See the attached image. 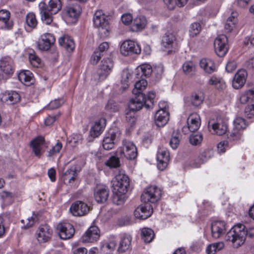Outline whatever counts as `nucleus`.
<instances>
[{"mask_svg": "<svg viewBox=\"0 0 254 254\" xmlns=\"http://www.w3.org/2000/svg\"><path fill=\"white\" fill-rule=\"evenodd\" d=\"M147 86V81L142 78L136 81L134 88L132 90V93L134 95V97L130 100L128 105L130 112L139 111L143 106L148 110L153 108L155 93L153 91L148 92L147 98H146L142 92L146 89Z\"/></svg>", "mask_w": 254, "mask_h": 254, "instance_id": "1", "label": "nucleus"}, {"mask_svg": "<svg viewBox=\"0 0 254 254\" xmlns=\"http://www.w3.org/2000/svg\"><path fill=\"white\" fill-rule=\"evenodd\" d=\"M62 6L61 0H50L48 5L44 2H40L39 7L42 21L47 25L50 24L53 20L52 15L61 10Z\"/></svg>", "mask_w": 254, "mask_h": 254, "instance_id": "2", "label": "nucleus"}, {"mask_svg": "<svg viewBox=\"0 0 254 254\" xmlns=\"http://www.w3.org/2000/svg\"><path fill=\"white\" fill-rule=\"evenodd\" d=\"M246 238L245 226L242 224L234 226L229 231L226 236L227 241L231 242L233 247L237 248L245 243Z\"/></svg>", "mask_w": 254, "mask_h": 254, "instance_id": "3", "label": "nucleus"}, {"mask_svg": "<svg viewBox=\"0 0 254 254\" xmlns=\"http://www.w3.org/2000/svg\"><path fill=\"white\" fill-rule=\"evenodd\" d=\"M129 186V179L124 172L120 171L113 181V190L122 193H126Z\"/></svg>", "mask_w": 254, "mask_h": 254, "instance_id": "4", "label": "nucleus"}, {"mask_svg": "<svg viewBox=\"0 0 254 254\" xmlns=\"http://www.w3.org/2000/svg\"><path fill=\"white\" fill-rule=\"evenodd\" d=\"M161 194V190L160 188L156 186H150L142 194L141 200L145 203H154L160 199Z\"/></svg>", "mask_w": 254, "mask_h": 254, "instance_id": "5", "label": "nucleus"}, {"mask_svg": "<svg viewBox=\"0 0 254 254\" xmlns=\"http://www.w3.org/2000/svg\"><path fill=\"white\" fill-rule=\"evenodd\" d=\"M113 67V62L110 59H104L97 70L98 80L103 81L106 79L112 72Z\"/></svg>", "mask_w": 254, "mask_h": 254, "instance_id": "6", "label": "nucleus"}, {"mask_svg": "<svg viewBox=\"0 0 254 254\" xmlns=\"http://www.w3.org/2000/svg\"><path fill=\"white\" fill-rule=\"evenodd\" d=\"M215 51L219 57H224L228 51V38L225 35H219L214 42Z\"/></svg>", "mask_w": 254, "mask_h": 254, "instance_id": "7", "label": "nucleus"}, {"mask_svg": "<svg viewBox=\"0 0 254 254\" xmlns=\"http://www.w3.org/2000/svg\"><path fill=\"white\" fill-rule=\"evenodd\" d=\"M121 53L124 56H128L133 54H139L141 52L139 45L132 40L124 41L120 47Z\"/></svg>", "mask_w": 254, "mask_h": 254, "instance_id": "8", "label": "nucleus"}, {"mask_svg": "<svg viewBox=\"0 0 254 254\" xmlns=\"http://www.w3.org/2000/svg\"><path fill=\"white\" fill-rule=\"evenodd\" d=\"M208 127L211 128L212 133L218 135L225 134L227 130V125L222 119L217 118L216 121L210 120L208 122Z\"/></svg>", "mask_w": 254, "mask_h": 254, "instance_id": "9", "label": "nucleus"}, {"mask_svg": "<svg viewBox=\"0 0 254 254\" xmlns=\"http://www.w3.org/2000/svg\"><path fill=\"white\" fill-rule=\"evenodd\" d=\"M0 70L2 73V75L0 74V81L4 78V75L10 76L13 74L14 69L11 58L5 57L0 60Z\"/></svg>", "mask_w": 254, "mask_h": 254, "instance_id": "10", "label": "nucleus"}, {"mask_svg": "<svg viewBox=\"0 0 254 254\" xmlns=\"http://www.w3.org/2000/svg\"><path fill=\"white\" fill-rule=\"evenodd\" d=\"M233 125V130L230 133L228 138L232 140H238L241 136L240 131L246 128L247 124L244 119L238 117L234 120Z\"/></svg>", "mask_w": 254, "mask_h": 254, "instance_id": "11", "label": "nucleus"}, {"mask_svg": "<svg viewBox=\"0 0 254 254\" xmlns=\"http://www.w3.org/2000/svg\"><path fill=\"white\" fill-rule=\"evenodd\" d=\"M157 167L161 171L164 170L170 160V153L167 148L160 147L157 154Z\"/></svg>", "mask_w": 254, "mask_h": 254, "instance_id": "12", "label": "nucleus"}, {"mask_svg": "<svg viewBox=\"0 0 254 254\" xmlns=\"http://www.w3.org/2000/svg\"><path fill=\"white\" fill-rule=\"evenodd\" d=\"M55 42L54 35L50 33H45L42 35L37 43L38 49L41 51H48Z\"/></svg>", "mask_w": 254, "mask_h": 254, "instance_id": "13", "label": "nucleus"}, {"mask_svg": "<svg viewBox=\"0 0 254 254\" xmlns=\"http://www.w3.org/2000/svg\"><path fill=\"white\" fill-rule=\"evenodd\" d=\"M121 153L128 160L134 159L137 155L135 145L132 142L127 139L123 141V150Z\"/></svg>", "mask_w": 254, "mask_h": 254, "instance_id": "14", "label": "nucleus"}, {"mask_svg": "<svg viewBox=\"0 0 254 254\" xmlns=\"http://www.w3.org/2000/svg\"><path fill=\"white\" fill-rule=\"evenodd\" d=\"M188 127H183L182 131L187 133L188 128L191 132H194L198 129L201 125L200 116L197 113H192L190 115L187 120Z\"/></svg>", "mask_w": 254, "mask_h": 254, "instance_id": "15", "label": "nucleus"}, {"mask_svg": "<svg viewBox=\"0 0 254 254\" xmlns=\"http://www.w3.org/2000/svg\"><path fill=\"white\" fill-rule=\"evenodd\" d=\"M57 230L60 237L63 240L71 238L74 234L73 226L68 223H59L57 225Z\"/></svg>", "mask_w": 254, "mask_h": 254, "instance_id": "16", "label": "nucleus"}, {"mask_svg": "<svg viewBox=\"0 0 254 254\" xmlns=\"http://www.w3.org/2000/svg\"><path fill=\"white\" fill-rule=\"evenodd\" d=\"M69 210L73 215L81 216L87 214L89 211L90 208L85 203L77 201L71 205Z\"/></svg>", "mask_w": 254, "mask_h": 254, "instance_id": "17", "label": "nucleus"}, {"mask_svg": "<svg viewBox=\"0 0 254 254\" xmlns=\"http://www.w3.org/2000/svg\"><path fill=\"white\" fill-rule=\"evenodd\" d=\"M153 212L152 206L149 203H145L138 206L134 211L135 218L145 219L150 217Z\"/></svg>", "mask_w": 254, "mask_h": 254, "instance_id": "18", "label": "nucleus"}, {"mask_svg": "<svg viewBox=\"0 0 254 254\" xmlns=\"http://www.w3.org/2000/svg\"><path fill=\"white\" fill-rule=\"evenodd\" d=\"M100 236V230L96 226H91L82 236V242L84 243H93L97 241Z\"/></svg>", "mask_w": 254, "mask_h": 254, "instance_id": "19", "label": "nucleus"}, {"mask_svg": "<svg viewBox=\"0 0 254 254\" xmlns=\"http://www.w3.org/2000/svg\"><path fill=\"white\" fill-rule=\"evenodd\" d=\"M93 23L94 26L99 29L107 30L109 24L107 16L102 10L96 11L93 17Z\"/></svg>", "mask_w": 254, "mask_h": 254, "instance_id": "20", "label": "nucleus"}, {"mask_svg": "<svg viewBox=\"0 0 254 254\" xmlns=\"http://www.w3.org/2000/svg\"><path fill=\"white\" fill-rule=\"evenodd\" d=\"M52 230L47 224L41 225L37 231V239L39 243H45L51 238Z\"/></svg>", "mask_w": 254, "mask_h": 254, "instance_id": "21", "label": "nucleus"}, {"mask_svg": "<svg viewBox=\"0 0 254 254\" xmlns=\"http://www.w3.org/2000/svg\"><path fill=\"white\" fill-rule=\"evenodd\" d=\"M226 231V224L222 221H215L211 224V234L213 238L218 239L223 236Z\"/></svg>", "mask_w": 254, "mask_h": 254, "instance_id": "22", "label": "nucleus"}, {"mask_svg": "<svg viewBox=\"0 0 254 254\" xmlns=\"http://www.w3.org/2000/svg\"><path fill=\"white\" fill-rule=\"evenodd\" d=\"M247 72L245 69H239L235 74L232 81V86L234 89L241 88L246 81Z\"/></svg>", "mask_w": 254, "mask_h": 254, "instance_id": "23", "label": "nucleus"}, {"mask_svg": "<svg viewBox=\"0 0 254 254\" xmlns=\"http://www.w3.org/2000/svg\"><path fill=\"white\" fill-rule=\"evenodd\" d=\"M106 125V120L104 118H101L96 121L91 128L90 135L94 138L97 137L103 132Z\"/></svg>", "mask_w": 254, "mask_h": 254, "instance_id": "24", "label": "nucleus"}, {"mask_svg": "<svg viewBox=\"0 0 254 254\" xmlns=\"http://www.w3.org/2000/svg\"><path fill=\"white\" fill-rule=\"evenodd\" d=\"M94 197L99 203L105 202L109 196V190L105 187L102 186H97L95 189Z\"/></svg>", "mask_w": 254, "mask_h": 254, "instance_id": "25", "label": "nucleus"}, {"mask_svg": "<svg viewBox=\"0 0 254 254\" xmlns=\"http://www.w3.org/2000/svg\"><path fill=\"white\" fill-rule=\"evenodd\" d=\"M147 23L146 18L142 15L137 16L133 20L131 30L133 32H138L144 29Z\"/></svg>", "mask_w": 254, "mask_h": 254, "instance_id": "26", "label": "nucleus"}, {"mask_svg": "<svg viewBox=\"0 0 254 254\" xmlns=\"http://www.w3.org/2000/svg\"><path fill=\"white\" fill-rule=\"evenodd\" d=\"M169 120V113L168 111L158 110L155 115L156 125L159 127L164 126Z\"/></svg>", "mask_w": 254, "mask_h": 254, "instance_id": "27", "label": "nucleus"}, {"mask_svg": "<svg viewBox=\"0 0 254 254\" xmlns=\"http://www.w3.org/2000/svg\"><path fill=\"white\" fill-rule=\"evenodd\" d=\"M117 136V133L114 130H109L103 140V147L106 150L112 149L114 146V141Z\"/></svg>", "mask_w": 254, "mask_h": 254, "instance_id": "28", "label": "nucleus"}, {"mask_svg": "<svg viewBox=\"0 0 254 254\" xmlns=\"http://www.w3.org/2000/svg\"><path fill=\"white\" fill-rule=\"evenodd\" d=\"M204 100V94L202 90H198L192 93L190 101L194 107L199 106Z\"/></svg>", "mask_w": 254, "mask_h": 254, "instance_id": "29", "label": "nucleus"}, {"mask_svg": "<svg viewBox=\"0 0 254 254\" xmlns=\"http://www.w3.org/2000/svg\"><path fill=\"white\" fill-rule=\"evenodd\" d=\"M44 137L40 136L32 140L30 142V146L36 156H40L42 145L44 144Z\"/></svg>", "mask_w": 254, "mask_h": 254, "instance_id": "30", "label": "nucleus"}, {"mask_svg": "<svg viewBox=\"0 0 254 254\" xmlns=\"http://www.w3.org/2000/svg\"><path fill=\"white\" fill-rule=\"evenodd\" d=\"M59 44L68 52L72 51L75 47L73 39L68 35H64L59 39Z\"/></svg>", "mask_w": 254, "mask_h": 254, "instance_id": "31", "label": "nucleus"}, {"mask_svg": "<svg viewBox=\"0 0 254 254\" xmlns=\"http://www.w3.org/2000/svg\"><path fill=\"white\" fill-rule=\"evenodd\" d=\"M80 6L76 4L67 6L64 10L65 17L70 18L76 19L80 13Z\"/></svg>", "mask_w": 254, "mask_h": 254, "instance_id": "32", "label": "nucleus"}, {"mask_svg": "<svg viewBox=\"0 0 254 254\" xmlns=\"http://www.w3.org/2000/svg\"><path fill=\"white\" fill-rule=\"evenodd\" d=\"M19 81L26 86H29L33 83V74L29 70H24L18 74Z\"/></svg>", "mask_w": 254, "mask_h": 254, "instance_id": "33", "label": "nucleus"}, {"mask_svg": "<svg viewBox=\"0 0 254 254\" xmlns=\"http://www.w3.org/2000/svg\"><path fill=\"white\" fill-rule=\"evenodd\" d=\"M3 99L8 104H14L19 101L20 96L17 92L11 91L6 92L3 95Z\"/></svg>", "mask_w": 254, "mask_h": 254, "instance_id": "34", "label": "nucleus"}, {"mask_svg": "<svg viewBox=\"0 0 254 254\" xmlns=\"http://www.w3.org/2000/svg\"><path fill=\"white\" fill-rule=\"evenodd\" d=\"M201 68L208 73H211L215 70L216 66L214 62L207 59H202L199 63Z\"/></svg>", "mask_w": 254, "mask_h": 254, "instance_id": "35", "label": "nucleus"}, {"mask_svg": "<svg viewBox=\"0 0 254 254\" xmlns=\"http://www.w3.org/2000/svg\"><path fill=\"white\" fill-rule=\"evenodd\" d=\"M136 75L142 77L149 76L153 71L151 65L148 64H142L137 68Z\"/></svg>", "mask_w": 254, "mask_h": 254, "instance_id": "36", "label": "nucleus"}, {"mask_svg": "<svg viewBox=\"0 0 254 254\" xmlns=\"http://www.w3.org/2000/svg\"><path fill=\"white\" fill-rule=\"evenodd\" d=\"M176 38L173 34H165L162 39L161 44L166 49L173 48L176 45Z\"/></svg>", "mask_w": 254, "mask_h": 254, "instance_id": "37", "label": "nucleus"}, {"mask_svg": "<svg viewBox=\"0 0 254 254\" xmlns=\"http://www.w3.org/2000/svg\"><path fill=\"white\" fill-rule=\"evenodd\" d=\"M209 85H213L218 90H223L226 87V84L222 78L212 76L208 80Z\"/></svg>", "mask_w": 254, "mask_h": 254, "instance_id": "38", "label": "nucleus"}, {"mask_svg": "<svg viewBox=\"0 0 254 254\" xmlns=\"http://www.w3.org/2000/svg\"><path fill=\"white\" fill-rule=\"evenodd\" d=\"M238 14L236 12H232L231 16L227 19L225 25V29L228 32H231L235 27L237 22Z\"/></svg>", "mask_w": 254, "mask_h": 254, "instance_id": "39", "label": "nucleus"}, {"mask_svg": "<svg viewBox=\"0 0 254 254\" xmlns=\"http://www.w3.org/2000/svg\"><path fill=\"white\" fill-rule=\"evenodd\" d=\"M141 238L146 243L151 242L154 238V231L148 228H144L141 230Z\"/></svg>", "mask_w": 254, "mask_h": 254, "instance_id": "40", "label": "nucleus"}, {"mask_svg": "<svg viewBox=\"0 0 254 254\" xmlns=\"http://www.w3.org/2000/svg\"><path fill=\"white\" fill-rule=\"evenodd\" d=\"M131 241V237L130 236L123 237L120 243L118 251L123 253L127 251L130 246Z\"/></svg>", "mask_w": 254, "mask_h": 254, "instance_id": "41", "label": "nucleus"}, {"mask_svg": "<svg viewBox=\"0 0 254 254\" xmlns=\"http://www.w3.org/2000/svg\"><path fill=\"white\" fill-rule=\"evenodd\" d=\"M224 247V243L220 242L209 245L206 248L207 254H215V253L222 250Z\"/></svg>", "mask_w": 254, "mask_h": 254, "instance_id": "42", "label": "nucleus"}, {"mask_svg": "<svg viewBox=\"0 0 254 254\" xmlns=\"http://www.w3.org/2000/svg\"><path fill=\"white\" fill-rule=\"evenodd\" d=\"M181 138V134L178 130L174 131L172 135L169 144L173 149H176L179 146Z\"/></svg>", "mask_w": 254, "mask_h": 254, "instance_id": "43", "label": "nucleus"}, {"mask_svg": "<svg viewBox=\"0 0 254 254\" xmlns=\"http://www.w3.org/2000/svg\"><path fill=\"white\" fill-rule=\"evenodd\" d=\"M112 200L114 203L117 205L123 204L126 201V193H120L113 190Z\"/></svg>", "mask_w": 254, "mask_h": 254, "instance_id": "44", "label": "nucleus"}, {"mask_svg": "<svg viewBox=\"0 0 254 254\" xmlns=\"http://www.w3.org/2000/svg\"><path fill=\"white\" fill-rule=\"evenodd\" d=\"M131 78V74L128 69L123 70L122 75L121 83L122 84V88L123 89L127 88L129 85V80Z\"/></svg>", "mask_w": 254, "mask_h": 254, "instance_id": "45", "label": "nucleus"}, {"mask_svg": "<svg viewBox=\"0 0 254 254\" xmlns=\"http://www.w3.org/2000/svg\"><path fill=\"white\" fill-rule=\"evenodd\" d=\"M254 98V87L253 89L244 92L240 97V102L242 104H246L249 100Z\"/></svg>", "mask_w": 254, "mask_h": 254, "instance_id": "46", "label": "nucleus"}, {"mask_svg": "<svg viewBox=\"0 0 254 254\" xmlns=\"http://www.w3.org/2000/svg\"><path fill=\"white\" fill-rule=\"evenodd\" d=\"M77 173L73 168H70L67 169L64 174V180L68 181L69 183H71L74 181L77 177Z\"/></svg>", "mask_w": 254, "mask_h": 254, "instance_id": "47", "label": "nucleus"}, {"mask_svg": "<svg viewBox=\"0 0 254 254\" xmlns=\"http://www.w3.org/2000/svg\"><path fill=\"white\" fill-rule=\"evenodd\" d=\"M105 164L110 168H118L120 165V159L117 156H112L106 161Z\"/></svg>", "mask_w": 254, "mask_h": 254, "instance_id": "48", "label": "nucleus"}, {"mask_svg": "<svg viewBox=\"0 0 254 254\" xmlns=\"http://www.w3.org/2000/svg\"><path fill=\"white\" fill-rule=\"evenodd\" d=\"M118 109L117 104L113 100H109L105 108L107 114H109L117 112Z\"/></svg>", "mask_w": 254, "mask_h": 254, "instance_id": "49", "label": "nucleus"}, {"mask_svg": "<svg viewBox=\"0 0 254 254\" xmlns=\"http://www.w3.org/2000/svg\"><path fill=\"white\" fill-rule=\"evenodd\" d=\"M26 22L29 27L35 28L37 25V20L35 14L28 13L26 16Z\"/></svg>", "mask_w": 254, "mask_h": 254, "instance_id": "50", "label": "nucleus"}, {"mask_svg": "<svg viewBox=\"0 0 254 254\" xmlns=\"http://www.w3.org/2000/svg\"><path fill=\"white\" fill-rule=\"evenodd\" d=\"M183 71L186 74H192L195 71V66L191 62H185L182 66Z\"/></svg>", "mask_w": 254, "mask_h": 254, "instance_id": "51", "label": "nucleus"}, {"mask_svg": "<svg viewBox=\"0 0 254 254\" xmlns=\"http://www.w3.org/2000/svg\"><path fill=\"white\" fill-rule=\"evenodd\" d=\"M214 152L212 149H207L202 152L199 156V159L201 163L208 160L213 155Z\"/></svg>", "mask_w": 254, "mask_h": 254, "instance_id": "52", "label": "nucleus"}, {"mask_svg": "<svg viewBox=\"0 0 254 254\" xmlns=\"http://www.w3.org/2000/svg\"><path fill=\"white\" fill-rule=\"evenodd\" d=\"M201 30V26L199 23L195 22L191 24L189 30L191 36H195L198 34Z\"/></svg>", "mask_w": 254, "mask_h": 254, "instance_id": "53", "label": "nucleus"}, {"mask_svg": "<svg viewBox=\"0 0 254 254\" xmlns=\"http://www.w3.org/2000/svg\"><path fill=\"white\" fill-rule=\"evenodd\" d=\"M62 144L60 142H58L54 146H53L48 152V156L53 157L60 152L62 148Z\"/></svg>", "mask_w": 254, "mask_h": 254, "instance_id": "54", "label": "nucleus"}, {"mask_svg": "<svg viewBox=\"0 0 254 254\" xmlns=\"http://www.w3.org/2000/svg\"><path fill=\"white\" fill-rule=\"evenodd\" d=\"M202 135L201 134H192L190 137V142L193 145H197L201 142Z\"/></svg>", "mask_w": 254, "mask_h": 254, "instance_id": "55", "label": "nucleus"}, {"mask_svg": "<svg viewBox=\"0 0 254 254\" xmlns=\"http://www.w3.org/2000/svg\"><path fill=\"white\" fill-rule=\"evenodd\" d=\"M21 222L23 224L22 226V229H28L34 225V217L33 216H31L26 218V219H22L21 220Z\"/></svg>", "mask_w": 254, "mask_h": 254, "instance_id": "56", "label": "nucleus"}, {"mask_svg": "<svg viewBox=\"0 0 254 254\" xmlns=\"http://www.w3.org/2000/svg\"><path fill=\"white\" fill-rule=\"evenodd\" d=\"M64 103L62 99H55L51 101L48 105V108L50 110H54L60 107Z\"/></svg>", "mask_w": 254, "mask_h": 254, "instance_id": "57", "label": "nucleus"}, {"mask_svg": "<svg viewBox=\"0 0 254 254\" xmlns=\"http://www.w3.org/2000/svg\"><path fill=\"white\" fill-rule=\"evenodd\" d=\"M29 59L31 64L34 67H38L41 64L40 59L35 54H30Z\"/></svg>", "mask_w": 254, "mask_h": 254, "instance_id": "58", "label": "nucleus"}, {"mask_svg": "<svg viewBox=\"0 0 254 254\" xmlns=\"http://www.w3.org/2000/svg\"><path fill=\"white\" fill-rule=\"evenodd\" d=\"M10 17V12L5 9L0 10V20L3 21L5 23L9 20Z\"/></svg>", "mask_w": 254, "mask_h": 254, "instance_id": "59", "label": "nucleus"}, {"mask_svg": "<svg viewBox=\"0 0 254 254\" xmlns=\"http://www.w3.org/2000/svg\"><path fill=\"white\" fill-rule=\"evenodd\" d=\"M245 115L250 119L254 117V105H249L245 108Z\"/></svg>", "mask_w": 254, "mask_h": 254, "instance_id": "60", "label": "nucleus"}, {"mask_svg": "<svg viewBox=\"0 0 254 254\" xmlns=\"http://www.w3.org/2000/svg\"><path fill=\"white\" fill-rule=\"evenodd\" d=\"M228 142L227 141H223L219 142L217 145L218 152L219 153H224L228 148Z\"/></svg>", "mask_w": 254, "mask_h": 254, "instance_id": "61", "label": "nucleus"}, {"mask_svg": "<svg viewBox=\"0 0 254 254\" xmlns=\"http://www.w3.org/2000/svg\"><path fill=\"white\" fill-rule=\"evenodd\" d=\"M103 54H101L98 51H95L92 55L90 59V63L92 64H96L100 60Z\"/></svg>", "mask_w": 254, "mask_h": 254, "instance_id": "62", "label": "nucleus"}, {"mask_svg": "<svg viewBox=\"0 0 254 254\" xmlns=\"http://www.w3.org/2000/svg\"><path fill=\"white\" fill-rule=\"evenodd\" d=\"M237 67V64L234 61H229L226 65V70L228 72H232Z\"/></svg>", "mask_w": 254, "mask_h": 254, "instance_id": "63", "label": "nucleus"}, {"mask_svg": "<svg viewBox=\"0 0 254 254\" xmlns=\"http://www.w3.org/2000/svg\"><path fill=\"white\" fill-rule=\"evenodd\" d=\"M121 19L125 24L128 25L132 21V16L130 13H125L122 15Z\"/></svg>", "mask_w": 254, "mask_h": 254, "instance_id": "64", "label": "nucleus"}]
</instances>
